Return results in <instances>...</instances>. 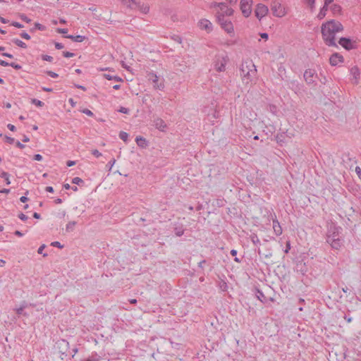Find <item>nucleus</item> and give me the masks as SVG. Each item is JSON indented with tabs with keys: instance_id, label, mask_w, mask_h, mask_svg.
Masks as SVG:
<instances>
[{
	"instance_id": "31",
	"label": "nucleus",
	"mask_w": 361,
	"mask_h": 361,
	"mask_svg": "<svg viewBox=\"0 0 361 361\" xmlns=\"http://www.w3.org/2000/svg\"><path fill=\"white\" fill-rule=\"evenodd\" d=\"M9 176H10L9 173H7V172H5V171H3L1 173V177L4 178L6 185H10L11 184Z\"/></svg>"
},
{
	"instance_id": "20",
	"label": "nucleus",
	"mask_w": 361,
	"mask_h": 361,
	"mask_svg": "<svg viewBox=\"0 0 361 361\" xmlns=\"http://www.w3.org/2000/svg\"><path fill=\"white\" fill-rule=\"evenodd\" d=\"M135 141H136L137 145L142 148H145L147 146L148 142L143 137H141V136L137 137L135 138Z\"/></svg>"
},
{
	"instance_id": "55",
	"label": "nucleus",
	"mask_w": 361,
	"mask_h": 361,
	"mask_svg": "<svg viewBox=\"0 0 361 361\" xmlns=\"http://www.w3.org/2000/svg\"><path fill=\"white\" fill-rule=\"evenodd\" d=\"M355 172L357 174L359 178L361 180V168L360 166H356Z\"/></svg>"
},
{
	"instance_id": "63",
	"label": "nucleus",
	"mask_w": 361,
	"mask_h": 361,
	"mask_svg": "<svg viewBox=\"0 0 361 361\" xmlns=\"http://www.w3.org/2000/svg\"><path fill=\"white\" fill-rule=\"evenodd\" d=\"M45 191L48 192H54V190L53 187H51V186H47L45 188Z\"/></svg>"
},
{
	"instance_id": "13",
	"label": "nucleus",
	"mask_w": 361,
	"mask_h": 361,
	"mask_svg": "<svg viewBox=\"0 0 361 361\" xmlns=\"http://www.w3.org/2000/svg\"><path fill=\"white\" fill-rule=\"evenodd\" d=\"M154 127L160 131H165L167 127L164 121L160 118H157L154 119Z\"/></svg>"
},
{
	"instance_id": "38",
	"label": "nucleus",
	"mask_w": 361,
	"mask_h": 361,
	"mask_svg": "<svg viewBox=\"0 0 361 361\" xmlns=\"http://www.w3.org/2000/svg\"><path fill=\"white\" fill-rule=\"evenodd\" d=\"M19 17H20V18L22 20H23V21H25V22H26V23H30V22H31V19H30V18H28L26 15H25L24 13H20V14L19 15Z\"/></svg>"
},
{
	"instance_id": "28",
	"label": "nucleus",
	"mask_w": 361,
	"mask_h": 361,
	"mask_svg": "<svg viewBox=\"0 0 361 361\" xmlns=\"http://www.w3.org/2000/svg\"><path fill=\"white\" fill-rule=\"evenodd\" d=\"M46 29V27L39 23H35V27L32 29H30V32H35V30H41V31H44Z\"/></svg>"
},
{
	"instance_id": "64",
	"label": "nucleus",
	"mask_w": 361,
	"mask_h": 361,
	"mask_svg": "<svg viewBox=\"0 0 361 361\" xmlns=\"http://www.w3.org/2000/svg\"><path fill=\"white\" fill-rule=\"evenodd\" d=\"M28 200H29V199H28L26 196H22V197H20V201L21 202H23V203H25V202H27Z\"/></svg>"
},
{
	"instance_id": "61",
	"label": "nucleus",
	"mask_w": 361,
	"mask_h": 361,
	"mask_svg": "<svg viewBox=\"0 0 361 361\" xmlns=\"http://www.w3.org/2000/svg\"><path fill=\"white\" fill-rule=\"evenodd\" d=\"M290 250V243L289 241L286 243V250H284L285 253H288Z\"/></svg>"
},
{
	"instance_id": "45",
	"label": "nucleus",
	"mask_w": 361,
	"mask_h": 361,
	"mask_svg": "<svg viewBox=\"0 0 361 361\" xmlns=\"http://www.w3.org/2000/svg\"><path fill=\"white\" fill-rule=\"evenodd\" d=\"M4 139H5V141L7 142V143H9V144H13L14 142V138L13 137H11L9 136H7V135H5L4 136Z\"/></svg>"
},
{
	"instance_id": "21",
	"label": "nucleus",
	"mask_w": 361,
	"mask_h": 361,
	"mask_svg": "<svg viewBox=\"0 0 361 361\" xmlns=\"http://www.w3.org/2000/svg\"><path fill=\"white\" fill-rule=\"evenodd\" d=\"M136 9L140 11L142 13L147 14L149 11V6L147 4H141L140 2H137Z\"/></svg>"
},
{
	"instance_id": "40",
	"label": "nucleus",
	"mask_w": 361,
	"mask_h": 361,
	"mask_svg": "<svg viewBox=\"0 0 361 361\" xmlns=\"http://www.w3.org/2000/svg\"><path fill=\"white\" fill-rule=\"evenodd\" d=\"M42 60L47 61H49V62H52L53 60H54L52 56H49V55H46V54L42 55Z\"/></svg>"
},
{
	"instance_id": "34",
	"label": "nucleus",
	"mask_w": 361,
	"mask_h": 361,
	"mask_svg": "<svg viewBox=\"0 0 361 361\" xmlns=\"http://www.w3.org/2000/svg\"><path fill=\"white\" fill-rule=\"evenodd\" d=\"M174 233H175L176 235L180 237L183 235L184 230L182 227H176L174 228Z\"/></svg>"
},
{
	"instance_id": "30",
	"label": "nucleus",
	"mask_w": 361,
	"mask_h": 361,
	"mask_svg": "<svg viewBox=\"0 0 361 361\" xmlns=\"http://www.w3.org/2000/svg\"><path fill=\"white\" fill-rule=\"evenodd\" d=\"M250 239H251V241L253 243L254 245H260V240H259V238H258L257 234L252 233L250 235Z\"/></svg>"
},
{
	"instance_id": "43",
	"label": "nucleus",
	"mask_w": 361,
	"mask_h": 361,
	"mask_svg": "<svg viewBox=\"0 0 361 361\" xmlns=\"http://www.w3.org/2000/svg\"><path fill=\"white\" fill-rule=\"evenodd\" d=\"M46 73L48 75H49L50 77H51L53 78H56L59 76V75L57 73H56L51 71H47Z\"/></svg>"
},
{
	"instance_id": "49",
	"label": "nucleus",
	"mask_w": 361,
	"mask_h": 361,
	"mask_svg": "<svg viewBox=\"0 0 361 361\" xmlns=\"http://www.w3.org/2000/svg\"><path fill=\"white\" fill-rule=\"evenodd\" d=\"M11 25H12L13 27H18V28H22V27H24L23 25L20 24L18 22H12L11 23Z\"/></svg>"
},
{
	"instance_id": "52",
	"label": "nucleus",
	"mask_w": 361,
	"mask_h": 361,
	"mask_svg": "<svg viewBox=\"0 0 361 361\" xmlns=\"http://www.w3.org/2000/svg\"><path fill=\"white\" fill-rule=\"evenodd\" d=\"M56 32L60 34H66L68 32V30L66 28H57Z\"/></svg>"
},
{
	"instance_id": "36",
	"label": "nucleus",
	"mask_w": 361,
	"mask_h": 361,
	"mask_svg": "<svg viewBox=\"0 0 361 361\" xmlns=\"http://www.w3.org/2000/svg\"><path fill=\"white\" fill-rule=\"evenodd\" d=\"M305 1L312 11L315 8V0H305Z\"/></svg>"
},
{
	"instance_id": "6",
	"label": "nucleus",
	"mask_w": 361,
	"mask_h": 361,
	"mask_svg": "<svg viewBox=\"0 0 361 361\" xmlns=\"http://www.w3.org/2000/svg\"><path fill=\"white\" fill-rule=\"evenodd\" d=\"M147 78L149 81L153 84V87L156 90H163L164 88V80L159 78L156 73L151 71L147 74Z\"/></svg>"
},
{
	"instance_id": "42",
	"label": "nucleus",
	"mask_w": 361,
	"mask_h": 361,
	"mask_svg": "<svg viewBox=\"0 0 361 361\" xmlns=\"http://www.w3.org/2000/svg\"><path fill=\"white\" fill-rule=\"evenodd\" d=\"M51 245L53 246V247H59V248H63V245H62L61 244L60 242H58V241H54V242H52L51 243Z\"/></svg>"
},
{
	"instance_id": "32",
	"label": "nucleus",
	"mask_w": 361,
	"mask_h": 361,
	"mask_svg": "<svg viewBox=\"0 0 361 361\" xmlns=\"http://www.w3.org/2000/svg\"><path fill=\"white\" fill-rule=\"evenodd\" d=\"M71 182H72V183L78 185H81L84 184V180L79 177L73 178L72 179Z\"/></svg>"
},
{
	"instance_id": "14",
	"label": "nucleus",
	"mask_w": 361,
	"mask_h": 361,
	"mask_svg": "<svg viewBox=\"0 0 361 361\" xmlns=\"http://www.w3.org/2000/svg\"><path fill=\"white\" fill-rule=\"evenodd\" d=\"M199 25L202 30H205L208 32L212 30V24L209 20L202 19L199 22Z\"/></svg>"
},
{
	"instance_id": "35",
	"label": "nucleus",
	"mask_w": 361,
	"mask_h": 361,
	"mask_svg": "<svg viewBox=\"0 0 361 361\" xmlns=\"http://www.w3.org/2000/svg\"><path fill=\"white\" fill-rule=\"evenodd\" d=\"M284 137H285V133H279L276 136V140L277 142L281 143V142H284Z\"/></svg>"
},
{
	"instance_id": "17",
	"label": "nucleus",
	"mask_w": 361,
	"mask_h": 361,
	"mask_svg": "<svg viewBox=\"0 0 361 361\" xmlns=\"http://www.w3.org/2000/svg\"><path fill=\"white\" fill-rule=\"evenodd\" d=\"M122 4L130 9L135 10L137 1L135 0H121Z\"/></svg>"
},
{
	"instance_id": "3",
	"label": "nucleus",
	"mask_w": 361,
	"mask_h": 361,
	"mask_svg": "<svg viewBox=\"0 0 361 361\" xmlns=\"http://www.w3.org/2000/svg\"><path fill=\"white\" fill-rule=\"evenodd\" d=\"M343 229L334 224L329 226L326 234V242L332 249L340 250L343 246L344 240L342 237Z\"/></svg>"
},
{
	"instance_id": "11",
	"label": "nucleus",
	"mask_w": 361,
	"mask_h": 361,
	"mask_svg": "<svg viewBox=\"0 0 361 361\" xmlns=\"http://www.w3.org/2000/svg\"><path fill=\"white\" fill-rule=\"evenodd\" d=\"M315 71L312 69L306 70L304 73V78L306 82L309 85H312L314 82V76Z\"/></svg>"
},
{
	"instance_id": "54",
	"label": "nucleus",
	"mask_w": 361,
	"mask_h": 361,
	"mask_svg": "<svg viewBox=\"0 0 361 361\" xmlns=\"http://www.w3.org/2000/svg\"><path fill=\"white\" fill-rule=\"evenodd\" d=\"M54 45H55V48L56 49H63L64 47L63 44L62 43H60V42H55Z\"/></svg>"
},
{
	"instance_id": "8",
	"label": "nucleus",
	"mask_w": 361,
	"mask_h": 361,
	"mask_svg": "<svg viewBox=\"0 0 361 361\" xmlns=\"http://www.w3.org/2000/svg\"><path fill=\"white\" fill-rule=\"evenodd\" d=\"M252 0H240V8L243 15L247 18L252 13Z\"/></svg>"
},
{
	"instance_id": "7",
	"label": "nucleus",
	"mask_w": 361,
	"mask_h": 361,
	"mask_svg": "<svg viewBox=\"0 0 361 361\" xmlns=\"http://www.w3.org/2000/svg\"><path fill=\"white\" fill-rule=\"evenodd\" d=\"M228 59L226 57L218 56L214 61V69L218 72H222L226 70V65Z\"/></svg>"
},
{
	"instance_id": "29",
	"label": "nucleus",
	"mask_w": 361,
	"mask_h": 361,
	"mask_svg": "<svg viewBox=\"0 0 361 361\" xmlns=\"http://www.w3.org/2000/svg\"><path fill=\"white\" fill-rule=\"evenodd\" d=\"M76 224V221H70L66 224V231L67 232H72L74 230V227Z\"/></svg>"
},
{
	"instance_id": "23",
	"label": "nucleus",
	"mask_w": 361,
	"mask_h": 361,
	"mask_svg": "<svg viewBox=\"0 0 361 361\" xmlns=\"http://www.w3.org/2000/svg\"><path fill=\"white\" fill-rule=\"evenodd\" d=\"M255 295H256V297L257 298V299L259 300H260L262 302L266 303L267 302V297L264 295L263 292L262 290H260L259 289H257V288L256 289Z\"/></svg>"
},
{
	"instance_id": "24",
	"label": "nucleus",
	"mask_w": 361,
	"mask_h": 361,
	"mask_svg": "<svg viewBox=\"0 0 361 361\" xmlns=\"http://www.w3.org/2000/svg\"><path fill=\"white\" fill-rule=\"evenodd\" d=\"M65 37L68 38V39H71L73 42H82L85 39V37L82 36V35L74 36L72 35H68L65 36Z\"/></svg>"
},
{
	"instance_id": "59",
	"label": "nucleus",
	"mask_w": 361,
	"mask_h": 361,
	"mask_svg": "<svg viewBox=\"0 0 361 361\" xmlns=\"http://www.w3.org/2000/svg\"><path fill=\"white\" fill-rule=\"evenodd\" d=\"M46 245L44 244L42 245L37 250L38 254H43V250L45 248Z\"/></svg>"
},
{
	"instance_id": "15",
	"label": "nucleus",
	"mask_w": 361,
	"mask_h": 361,
	"mask_svg": "<svg viewBox=\"0 0 361 361\" xmlns=\"http://www.w3.org/2000/svg\"><path fill=\"white\" fill-rule=\"evenodd\" d=\"M271 11L273 12L274 16L276 17H282L284 16V11L282 9V7L280 4H276L271 7Z\"/></svg>"
},
{
	"instance_id": "50",
	"label": "nucleus",
	"mask_w": 361,
	"mask_h": 361,
	"mask_svg": "<svg viewBox=\"0 0 361 361\" xmlns=\"http://www.w3.org/2000/svg\"><path fill=\"white\" fill-rule=\"evenodd\" d=\"M334 0H324V6H326L327 7H330L331 5L333 4Z\"/></svg>"
},
{
	"instance_id": "12",
	"label": "nucleus",
	"mask_w": 361,
	"mask_h": 361,
	"mask_svg": "<svg viewBox=\"0 0 361 361\" xmlns=\"http://www.w3.org/2000/svg\"><path fill=\"white\" fill-rule=\"evenodd\" d=\"M343 61V57L338 53L333 54L329 59L330 64L334 66L338 65L339 63H342Z\"/></svg>"
},
{
	"instance_id": "4",
	"label": "nucleus",
	"mask_w": 361,
	"mask_h": 361,
	"mask_svg": "<svg viewBox=\"0 0 361 361\" xmlns=\"http://www.w3.org/2000/svg\"><path fill=\"white\" fill-rule=\"evenodd\" d=\"M240 76L243 82L248 84L257 73V69L252 61L243 63L240 68Z\"/></svg>"
},
{
	"instance_id": "53",
	"label": "nucleus",
	"mask_w": 361,
	"mask_h": 361,
	"mask_svg": "<svg viewBox=\"0 0 361 361\" xmlns=\"http://www.w3.org/2000/svg\"><path fill=\"white\" fill-rule=\"evenodd\" d=\"M18 218L22 220V221H26L27 219V216L23 214V213H20L18 214Z\"/></svg>"
},
{
	"instance_id": "33",
	"label": "nucleus",
	"mask_w": 361,
	"mask_h": 361,
	"mask_svg": "<svg viewBox=\"0 0 361 361\" xmlns=\"http://www.w3.org/2000/svg\"><path fill=\"white\" fill-rule=\"evenodd\" d=\"M31 103L38 107H42L44 104L43 102H42L39 99H35V98L31 99Z\"/></svg>"
},
{
	"instance_id": "5",
	"label": "nucleus",
	"mask_w": 361,
	"mask_h": 361,
	"mask_svg": "<svg viewBox=\"0 0 361 361\" xmlns=\"http://www.w3.org/2000/svg\"><path fill=\"white\" fill-rule=\"evenodd\" d=\"M54 348L59 354L61 360L66 359L70 355L69 343L65 339L58 340L55 343Z\"/></svg>"
},
{
	"instance_id": "60",
	"label": "nucleus",
	"mask_w": 361,
	"mask_h": 361,
	"mask_svg": "<svg viewBox=\"0 0 361 361\" xmlns=\"http://www.w3.org/2000/svg\"><path fill=\"white\" fill-rule=\"evenodd\" d=\"M16 147H18L19 149H23V148H25V145L22 144V143H21L20 142H19V141H17V142H16Z\"/></svg>"
},
{
	"instance_id": "16",
	"label": "nucleus",
	"mask_w": 361,
	"mask_h": 361,
	"mask_svg": "<svg viewBox=\"0 0 361 361\" xmlns=\"http://www.w3.org/2000/svg\"><path fill=\"white\" fill-rule=\"evenodd\" d=\"M350 74L353 75L355 80L354 83L357 84L360 78V72L357 66H353L350 69Z\"/></svg>"
},
{
	"instance_id": "19",
	"label": "nucleus",
	"mask_w": 361,
	"mask_h": 361,
	"mask_svg": "<svg viewBox=\"0 0 361 361\" xmlns=\"http://www.w3.org/2000/svg\"><path fill=\"white\" fill-rule=\"evenodd\" d=\"M273 229L276 235H280L282 233V228L278 220L273 221Z\"/></svg>"
},
{
	"instance_id": "25",
	"label": "nucleus",
	"mask_w": 361,
	"mask_h": 361,
	"mask_svg": "<svg viewBox=\"0 0 361 361\" xmlns=\"http://www.w3.org/2000/svg\"><path fill=\"white\" fill-rule=\"evenodd\" d=\"M329 9V7H327V6H323L321 8V9H320V11H319V13H318V15H317V18H318L319 20H322V19H323V18L326 16V11H327Z\"/></svg>"
},
{
	"instance_id": "57",
	"label": "nucleus",
	"mask_w": 361,
	"mask_h": 361,
	"mask_svg": "<svg viewBox=\"0 0 361 361\" xmlns=\"http://www.w3.org/2000/svg\"><path fill=\"white\" fill-rule=\"evenodd\" d=\"M9 65H10V63L0 59V66L6 67V66H9Z\"/></svg>"
},
{
	"instance_id": "58",
	"label": "nucleus",
	"mask_w": 361,
	"mask_h": 361,
	"mask_svg": "<svg viewBox=\"0 0 361 361\" xmlns=\"http://www.w3.org/2000/svg\"><path fill=\"white\" fill-rule=\"evenodd\" d=\"M119 112H121L123 114H128L129 109L125 107H121L119 109Z\"/></svg>"
},
{
	"instance_id": "10",
	"label": "nucleus",
	"mask_w": 361,
	"mask_h": 361,
	"mask_svg": "<svg viewBox=\"0 0 361 361\" xmlns=\"http://www.w3.org/2000/svg\"><path fill=\"white\" fill-rule=\"evenodd\" d=\"M338 43L346 50H350L356 47L355 42L348 37H341Z\"/></svg>"
},
{
	"instance_id": "26",
	"label": "nucleus",
	"mask_w": 361,
	"mask_h": 361,
	"mask_svg": "<svg viewBox=\"0 0 361 361\" xmlns=\"http://www.w3.org/2000/svg\"><path fill=\"white\" fill-rule=\"evenodd\" d=\"M104 77L109 80H114L116 82H123V80L121 77L117 76V75H111L110 74H104Z\"/></svg>"
},
{
	"instance_id": "48",
	"label": "nucleus",
	"mask_w": 361,
	"mask_h": 361,
	"mask_svg": "<svg viewBox=\"0 0 361 361\" xmlns=\"http://www.w3.org/2000/svg\"><path fill=\"white\" fill-rule=\"evenodd\" d=\"M82 112L89 116H94V114L88 109H84Z\"/></svg>"
},
{
	"instance_id": "9",
	"label": "nucleus",
	"mask_w": 361,
	"mask_h": 361,
	"mask_svg": "<svg viewBox=\"0 0 361 361\" xmlns=\"http://www.w3.org/2000/svg\"><path fill=\"white\" fill-rule=\"evenodd\" d=\"M268 7L262 4H258L255 9V15L259 19L261 20L268 13Z\"/></svg>"
},
{
	"instance_id": "41",
	"label": "nucleus",
	"mask_w": 361,
	"mask_h": 361,
	"mask_svg": "<svg viewBox=\"0 0 361 361\" xmlns=\"http://www.w3.org/2000/svg\"><path fill=\"white\" fill-rule=\"evenodd\" d=\"M62 54L66 58L73 57L75 55L74 53L70 51H63Z\"/></svg>"
},
{
	"instance_id": "62",
	"label": "nucleus",
	"mask_w": 361,
	"mask_h": 361,
	"mask_svg": "<svg viewBox=\"0 0 361 361\" xmlns=\"http://www.w3.org/2000/svg\"><path fill=\"white\" fill-rule=\"evenodd\" d=\"M7 128L11 131H15L16 130V126L11 123L7 125Z\"/></svg>"
},
{
	"instance_id": "51",
	"label": "nucleus",
	"mask_w": 361,
	"mask_h": 361,
	"mask_svg": "<svg viewBox=\"0 0 361 361\" xmlns=\"http://www.w3.org/2000/svg\"><path fill=\"white\" fill-rule=\"evenodd\" d=\"M92 154L97 158L102 156V153L99 152L97 149L92 150Z\"/></svg>"
},
{
	"instance_id": "2",
	"label": "nucleus",
	"mask_w": 361,
	"mask_h": 361,
	"mask_svg": "<svg viewBox=\"0 0 361 361\" xmlns=\"http://www.w3.org/2000/svg\"><path fill=\"white\" fill-rule=\"evenodd\" d=\"M214 7H219L221 12H218L216 15L218 23L221 25V27L229 35L234 33V28L233 23L231 20L226 18V16H231L233 14V8H226V11H224L226 7V3H214Z\"/></svg>"
},
{
	"instance_id": "22",
	"label": "nucleus",
	"mask_w": 361,
	"mask_h": 361,
	"mask_svg": "<svg viewBox=\"0 0 361 361\" xmlns=\"http://www.w3.org/2000/svg\"><path fill=\"white\" fill-rule=\"evenodd\" d=\"M334 15L340 14L341 13L342 8L339 4H333L329 8Z\"/></svg>"
},
{
	"instance_id": "44",
	"label": "nucleus",
	"mask_w": 361,
	"mask_h": 361,
	"mask_svg": "<svg viewBox=\"0 0 361 361\" xmlns=\"http://www.w3.org/2000/svg\"><path fill=\"white\" fill-rule=\"evenodd\" d=\"M9 66H11L13 67V68H15L16 70H20L22 68V66L18 63H10V65Z\"/></svg>"
},
{
	"instance_id": "37",
	"label": "nucleus",
	"mask_w": 361,
	"mask_h": 361,
	"mask_svg": "<svg viewBox=\"0 0 361 361\" xmlns=\"http://www.w3.org/2000/svg\"><path fill=\"white\" fill-rule=\"evenodd\" d=\"M119 137L124 142L128 141V134L124 131H121L119 133Z\"/></svg>"
},
{
	"instance_id": "46",
	"label": "nucleus",
	"mask_w": 361,
	"mask_h": 361,
	"mask_svg": "<svg viewBox=\"0 0 361 361\" xmlns=\"http://www.w3.org/2000/svg\"><path fill=\"white\" fill-rule=\"evenodd\" d=\"M20 37L25 39H30V36L29 34H27V32H23L20 34Z\"/></svg>"
},
{
	"instance_id": "27",
	"label": "nucleus",
	"mask_w": 361,
	"mask_h": 361,
	"mask_svg": "<svg viewBox=\"0 0 361 361\" xmlns=\"http://www.w3.org/2000/svg\"><path fill=\"white\" fill-rule=\"evenodd\" d=\"M12 42L16 45H17L19 47H21V48H23V49H26L27 48L26 44L25 42H23L22 40L19 39H13L12 40Z\"/></svg>"
},
{
	"instance_id": "56",
	"label": "nucleus",
	"mask_w": 361,
	"mask_h": 361,
	"mask_svg": "<svg viewBox=\"0 0 361 361\" xmlns=\"http://www.w3.org/2000/svg\"><path fill=\"white\" fill-rule=\"evenodd\" d=\"M33 159L36 161H41L42 159V156L39 154H36L34 155Z\"/></svg>"
},
{
	"instance_id": "1",
	"label": "nucleus",
	"mask_w": 361,
	"mask_h": 361,
	"mask_svg": "<svg viewBox=\"0 0 361 361\" xmlns=\"http://www.w3.org/2000/svg\"><path fill=\"white\" fill-rule=\"evenodd\" d=\"M321 30L325 44L329 47H338L335 42V34L343 30L342 24L339 21L331 20L322 24Z\"/></svg>"
},
{
	"instance_id": "18",
	"label": "nucleus",
	"mask_w": 361,
	"mask_h": 361,
	"mask_svg": "<svg viewBox=\"0 0 361 361\" xmlns=\"http://www.w3.org/2000/svg\"><path fill=\"white\" fill-rule=\"evenodd\" d=\"M27 307V302L25 301H23L18 308L15 309V311L16 312V313L18 316L22 315V314L24 316H27V314L26 312H24V310Z\"/></svg>"
},
{
	"instance_id": "39",
	"label": "nucleus",
	"mask_w": 361,
	"mask_h": 361,
	"mask_svg": "<svg viewBox=\"0 0 361 361\" xmlns=\"http://www.w3.org/2000/svg\"><path fill=\"white\" fill-rule=\"evenodd\" d=\"M116 162L115 159H112L111 161L108 162V164L106 165V167L108 169L109 171H111L113 166L114 165Z\"/></svg>"
},
{
	"instance_id": "47",
	"label": "nucleus",
	"mask_w": 361,
	"mask_h": 361,
	"mask_svg": "<svg viewBox=\"0 0 361 361\" xmlns=\"http://www.w3.org/2000/svg\"><path fill=\"white\" fill-rule=\"evenodd\" d=\"M171 38L173 40L177 42L179 44L182 42V39L179 35H173Z\"/></svg>"
}]
</instances>
